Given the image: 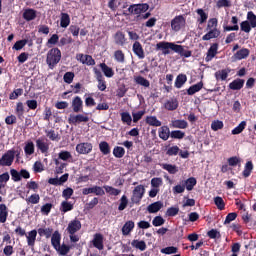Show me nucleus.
Segmentation results:
<instances>
[{"label": "nucleus", "mask_w": 256, "mask_h": 256, "mask_svg": "<svg viewBox=\"0 0 256 256\" xmlns=\"http://www.w3.org/2000/svg\"><path fill=\"white\" fill-rule=\"evenodd\" d=\"M61 61V50L59 48H52L46 54V63L49 69H53L59 65Z\"/></svg>", "instance_id": "nucleus-1"}, {"label": "nucleus", "mask_w": 256, "mask_h": 256, "mask_svg": "<svg viewBox=\"0 0 256 256\" xmlns=\"http://www.w3.org/2000/svg\"><path fill=\"white\" fill-rule=\"evenodd\" d=\"M177 44L173 42L161 41L156 44V51H162V55H170L171 51L175 53Z\"/></svg>", "instance_id": "nucleus-2"}, {"label": "nucleus", "mask_w": 256, "mask_h": 256, "mask_svg": "<svg viewBox=\"0 0 256 256\" xmlns=\"http://www.w3.org/2000/svg\"><path fill=\"white\" fill-rule=\"evenodd\" d=\"M143 195H145V186L138 185L134 188L132 192L131 201L134 205H140L141 199H143Z\"/></svg>", "instance_id": "nucleus-3"}, {"label": "nucleus", "mask_w": 256, "mask_h": 256, "mask_svg": "<svg viewBox=\"0 0 256 256\" xmlns=\"http://www.w3.org/2000/svg\"><path fill=\"white\" fill-rule=\"evenodd\" d=\"M69 125H81V123H89L87 114H70L68 117Z\"/></svg>", "instance_id": "nucleus-4"}, {"label": "nucleus", "mask_w": 256, "mask_h": 256, "mask_svg": "<svg viewBox=\"0 0 256 256\" xmlns=\"http://www.w3.org/2000/svg\"><path fill=\"white\" fill-rule=\"evenodd\" d=\"M185 23H186V20H185V17H183V15L175 16L171 20L172 31H175L176 33L181 31V29H183V27L185 26Z\"/></svg>", "instance_id": "nucleus-5"}, {"label": "nucleus", "mask_w": 256, "mask_h": 256, "mask_svg": "<svg viewBox=\"0 0 256 256\" xmlns=\"http://www.w3.org/2000/svg\"><path fill=\"white\" fill-rule=\"evenodd\" d=\"M47 138L45 137H39L36 139V147L40 153L43 155H46V153H49V147L51 143L48 142Z\"/></svg>", "instance_id": "nucleus-6"}, {"label": "nucleus", "mask_w": 256, "mask_h": 256, "mask_svg": "<svg viewBox=\"0 0 256 256\" xmlns=\"http://www.w3.org/2000/svg\"><path fill=\"white\" fill-rule=\"evenodd\" d=\"M13 161H15V151L9 150L2 156L0 165L1 167H11Z\"/></svg>", "instance_id": "nucleus-7"}, {"label": "nucleus", "mask_w": 256, "mask_h": 256, "mask_svg": "<svg viewBox=\"0 0 256 256\" xmlns=\"http://www.w3.org/2000/svg\"><path fill=\"white\" fill-rule=\"evenodd\" d=\"M76 61H79L82 65H87L88 67H93V65H95V59L89 54H76Z\"/></svg>", "instance_id": "nucleus-8"}, {"label": "nucleus", "mask_w": 256, "mask_h": 256, "mask_svg": "<svg viewBox=\"0 0 256 256\" xmlns=\"http://www.w3.org/2000/svg\"><path fill=\"white\" fill-rule=\"evenodd\" d=\"M93 72L96 78V81L98 82V89L99 91H105L107 89V81H105V77H103V73L100 72L99 69L93 68Z\"/></svg>", "instance_id": "nucleus-9"}, {"label": "nucleus", "mask_w": 256, "mask_h": 256, "mask_svg": "<svg viewBox=\"0 0 256 256\" xmlns=\"http://www.w3.org/2000/svg\"><path fill=\"white\" fill-rule=\"evenodd\" d=\"M104 241L105 237L103 236V234L96 233L94 234L91 243L93 247H95V249H98V251H103V249H105Z\"/></svg>", "instance_id": "nucleus-10"}, {"label": "nucleus", "mask_w": 256, "mask_h": 256, "mask_svg": "<svg viewBox=\"0 0 256 256\" xmlns=\"http://www.w3.org/2000/svg\"><path fill=\"white\" fill-rule=\"evenodd\" d=\"M81 221L77 218L74 220H71L66 228V231L69 233V235H75L78 231H81Z\"/></svg>", "instance_id": "nucleus-11"}, {"label": "nucleus", "mask_w": 256, "mask_h": 256, "mask_svg": "<svg viewBox=\"0 0 256 256\" xmlns=\"http://www.w3.org/2000/svg\"><path fill=\"white\" fill-rule=\"evenodd\" d=\"M76 151L79 155H89L93 151V144L89 142H82L76 145Z\"/></svg>", "instance_id": "nucleus-12"}, {"label": "nucleus", "mask_w": 256, "mask_h": 256, "mask_svg": "<svg viewBox=\"0 0 256 256\" xmlns=\"http://www.w3.org/2000/svg\"><path fill=\"white\" fill-rule=\"evenodd\" d=\"M132 51L138 59H145V50L143 49L141 42L135 41L132 45Z\"/></svg>", "instance_id": "nucleus-13"}, {"label": "nucleus", "mask_w": 256, "mask_h": 256, "mask_svg": "<svg viewBox=\"0 0 256 256\" xmlns=\"http://www.w3.org/2000/svg\"><path fill=\"white\" fill-rule=\"evenodd\" d=\"M113 39L115 45H118L119 47H125V45H127V37H125V33L122 31H117L114 34Z\"/></svg>", "instance_id": "nucleus-14"}, {"label": "nucleus", "mask_w": 256, "mask_h": 256, "mask_svg": "<svg viewBox=\"0 0 256 256\" xmlns=\"http://www.w3.org/2000/svg\"><path fill=\"white\" fill-rule=\"evenodd\" d=\"M71 107L73 113H83V100L79 96L72 99Z\"/></svg>", "instance_id": "nucleus-15"}, {"label": "nucleus", "mask_w": 256, "mask_h": 256, "mask_svg": "<svg viewBox=\"0 0 256 256\" xmlns=\"http://www.w3.org/2000/svg\"><path fill=\"white\" fill-rule=\"evenodd\" d=\"M219 50V44L213 43L207 51L205 61L209 63V61H213L214 57L217 55V51Z\"/></svg>", "instance_id": "nucleus-16"}, {"label": "nucleus", "mask_w": 256, "mask_h": 256, "mask_svg": "<svg viewBox=\"0 0 256 256\" xmlns=\"http://www.w3.org/2000/svg\"><path fill=\"white\" fill-rule=\"evenodd\" d=\"M90 193H94V195L103 196L105 195V190H103L100 186H93L91 188H84L82 190V195H90Z\"/></svg>", "instance_id": "nucleus-17"}, {"label": "nucleus", "mask_w": 256, "mask_h": 256, "mask_svg": "<svg viewBox=\"0 0 256 256\" xmlns=\"http://www.w3.org/2000/svg\"><path fill=\"white\" fill-rule=\"evenodd\" d=\"M27 239V245L28 247L34 249L35 248V242L37 241V230H31L25 235Z\"/></svg>", "instance_id": "nucleus-18"}, {"label": "nucleus", "mask_w": 256, "mask_h": 256, "mask_svg": "<svg viewBox=\"0 0 256 256\" xmlns=\"http://www.w3.org/2000/svg\"><path fill=\"white\" fill-rule=\"evenodd\" d=\"M22 17L25 21H34V19H37V10L33 8L25 9Z\"/></svg>", "instance_id": "nucleus-19"}, {"label": "nucleus", "mask_w": 256, "mask_h": 256, "mask_svg": "<svg viewBox=\"0 0 256 256\" xmlns=\"http://www.w3.org/2000/svg\"><path fill=\"white\" fill-rule=\"evenodd\" d=\"M158 135L162 141H167L171 137V130L169 129V126L160 127L158 129Z\"/></svg>", "instance_id": "nucleus-20"}, {"label": "nucleus", "mask_w": 256, "mask_h": 256, "mask_svg": "<svg viewBox=\"0 0 256 256\" xmlns=\"http://www.w3.org/2000/svg\"><path fill=\"white\" fill-rule=\"evenodd\" d=\"M177 49L174 50V53H178L180 57H185L186 59L193 55L191 50L185 49V46L176 44Z\"/></svg>", "instance_id": "nucleus-21"}, {"label": "nucleus", "mask_w": 256, "mask_h": 256, "mask_svg": "<svg viewBox=\"0 0 256 256\" xmlns=\"http://www.w3.org/2000/svg\"><path fill=\"white\" fill-rule=\"evenodd\" d=\"M243 85H245V80L237 78L229 84V89H232V91H241Z\"/></svg>", "instance_id": "nucleus-22"}, {"label": "nucleus", "mask_w": 256, "mask_h": 256, "mask_svg": "<svg viewBox=\"0 0 256 256\" xmlns=\"http://www.w3.org/2000/svg\"><path fill=\"white\" fill-rule=\"evenodd\" d=\"M231 73L230 69H222L215 72V79L216 81H227V77H229V74Z\"/></svg>", "instance_id": "nucleus-23"}, {"label": "nucleus", "mask_w": 256, "mask_h": 256, "mask_svg": "<svg viewBox=\"0 0 256 256\" xmlns=\"http://www.w3.org/2000/svg\"><path fill=\"white\" fill-rule=\"evenodd\" d=\"M219 35H221V31H219V29L208 30V33L202 37V41H211V39H217Z\"/></svg>", "instance_id": "nucleus-24"}, {"label": "nucleus", "mask_w": 256, "mask_h": 256, "mask_svg": "<svg viewBox=\"0 0 256 256\" xmlns=\"http://www.w3.org/2000/svg\"><path fill=\"white\" fill-rule=\"evenodd\" d=\"M167 111H175L179 107V101L176 98H170L164 104Z\"/></svg>", "instance_id": "nucleus-25"}, {"label": "nucleus", "mask_w": 256, "mask_h": 256, "mask_svg": "<svg viewBox=\"0 0 256 256\" xmlns=\"http://www.w3.org/2000/svg\"><path fill=\"white\" fill-rule=\"evenodd\" d=\"M99 67L102 71V73H104V75L108 78L111 79V77H113L115 75V71H113V68L109 67L107 64L100 63Z\"/></svg>", "instance_id": "nucleus-26"}, {"label": "nucleus", "mask_w": 256, "mask_h": 256, "mask_svg": "<svg viewBox=\"0 0 256 256\" xmlns=\"http://www.w3.org/2000/svg\"><path fill=\"white\" fill-rule=\"evenodd\" d=\"M163 209V202L161 201H156L147 207L148 213H159Z\"/></svg>", "instance_id": "nucleus-27"}, {"label": "nucleus", "mask_w": 256, "mask_h": 256, "mask_svg": "<svg viewBox=\"0 0 256 256\" xmlns=\"http://www.w3.org/2000/svg\"><path fill=\"white\" fill-rule=\"evenodd\" d=\"M68 25H71V16L62 12L60 15V27H62V29H67Z\"/></svg>", "instance_id": "nucleus-28"}, {"label": "nucleus", "mask_w": 256, "mask_h": 256, "mask_svg": "<svg viewBox=\"0 0 256 256\" xmlns=\"http://www.w3.org/2000/svg\"><path fill=\"white\" fill-rule=\"evenodd\" d=\"M44 133L50 141H56V142L61 141V136L59 135L58 132H55V130L53 129L45 130Z\"/></svg>", "instance_id": "nucleus-29"}, {"label": "nucleus", "mask_w": 256, "mask_h": 256, "mask_svg": "<svg viewBox=\"0 0 256 256\" xmlns=\"http://www.w3.org/2000/svg\"><path fill=\"white\" fill-rule=\"evenodd\" d=\"M51 244H52V247H54V249L56 250L57 248H59V246L61 245V233H59V231H55L53 234H52V237H51Z\"/></svg>", "instance_id": "nucleus-30"}, {"label": "nucleus", "mask_w": 256, "mask_h": 256, "mask_svg": "<svg viewBox=\"0 0 256 256\" xmlns=\"http://www.w3.org/2000/svg\"><path fill=\"white\" fill-rule=\"evenodd\" d=\"M170 125L173 129H187L189 127L186 120H172Z\"/></svg>", "instance_id": "nucleus-31"}, {"label": "nucleus", "mask_w": 256, "mask_h": 256, "mask_svg": "<svg viewBox=\"0 0 256 256\" xmlns=\"http://www.w3.org/2000/svg\"><path fill=\"white\" fill-rule=\"evenodd\" d=\"M186 83H187V75L186 74H179L176 77L174 87H176V89H181V87H183V85H185Z\"/></svg>", "instance_id": "nucleus-32"}, {"label": "nucleus", "mask_w": 256, "mask_h": 256, "mask_svg": "<svg viewBox=\"0 0 256 256\" xmlns=\"http://www.w3.org/2000/svg\"><path fill=\"white\" fill-rule=\"evenodd\" d=\"M7 217H9L7 205L0 204V223H7Z\"/></svg>", "instance_id": "nucleus-33"}, {"label": "nucleus", "mask_w": 256, "mask_h": 256, "mask_svg": "<svg viewBox=\"0 0 256 256\" xmlns=\"http://www.w3.org/2000/svg\"><path fill=\"white\" fill-rule=\"evenodd\" d=\"M239 18L237 16H233L231 19V24L233 26H223L224 31H239Z\"/></svg>", "instance_id": "nucleus-34"}, {"label": "nucleus", "mask_w": 256, "mask_h": 256, "mask_svg": "<svg viewBox=\"0 0 256 256\" xmlns=\"http://www.w3.org/2000/svg\"><path fill=\"white\" fill-rule=\"evenodd\" d=\"M201 89H203V81H200L197 84L190 86L187 89V95H195V93H199Z\"/></svg>", "instance_id": "nucleus-35"}, {"label": "nucleus", "mask_w": 256, "mask_h": 256, "mask_svg": "<svg viewBox=\"0 0 256 256\" xmlns=\"http://www.w3.org/2000/svg\"><path fill=\"white\" fill-rule=\"evenodd\" d=\"M249 53V49L242 48L234 54V57L237 59V61H241L242 59H247V57H249Z\"/></svg>", "instance_id": "nucleus-36"}, {"label": "nucleus", "mask_w": 256, "mask_h": 256, "mask_svg": "<svg viewBox=\"0 0 256 256\" xmlns=\"http://www.w3.org/2000/svg\"><path fill=\"white\" fill-rule=\"evenodd\" d=\"M133 229H135V222L129 220L123 225L122 234L127 236L129 233H131V231H133Z\"/></svg>", "instance_id": "nucleus-37"}, {"label": "nucleus", "mask_w": 256, "mask_h": 256, "mask_svg": "<svg viewBox=\"0 0 256 256\" xmlns=\"http://www.w3.org/2000/svg\"><path fill=\"white\" fill-rule=\"evenodd\" d=\"M149 11V4H134V15H141Z\"/></svg>", "instance_id": "nucleus-38"}, {"label": "nucleus", "mask_w": 256, "mask_h": 256, "mask_svg": "<svg viewBox=\"0 0 256 256\" xmlns=\"http://www.w3.org/2000/svg\"><path fill=\"white\" fill-rule=\"evenodd\" d=\"M146 123L150 125V127H161L162 125L161 121L157 119V116H147Z\"/></svg>", "instance_id": "nucleus-39"}, {"label": "nucleus", "mask_w": 256, "mask_h": 256, "mask_svg": "<svg viewBox=\"0 0 256 256\" xmlns=\"http://www.w3.org/2000/svg\"><path fill=\"white\" fill-rule=\"evenodd\" d=\"M24 153L27 157L35 153V144L33 143V141L26 142L24 146Z\"/></svg>", "instance_id": "nucleus-40"}, {"label": "nucleus", "mask_w": 256, "mask_h": 256, "mask_svg": "<svg viewBox=\"0 0 256 256\" xmlns=\"http://www.w3.org/2000/svg\"><path fill=\"white\" fill-rule=\"evenodd\" d=\"M73 203L65 200V201H62L61 204H60V211L61 213H69V211H73Z\"/></svg>", "instance_id": "nucleus-41"}, {"label": "nucleus", "mask_w": 256, "mask_h": 256, "mask_svg": "<svg viewBox=\"0 0 256 256\" xmlns=\"http://www.w3.org/2000/svg\"><path fill=\"white\" fill-rule=\"evenodd\" d=\"M37 233L40 237H46V239H49L53 236V228H39Z\"/></svg>", "instance_id": "nucleus-42"}, {"label": "nucleus", "mask_w": 256, "mask_h": 256, "mask_svg": "<svg viewBox=\"0 0 256 256\" xmlns=\"http://www.w3.org/2000/svg\"><path fill=\"white\" fill-rule=\"evenodd\" d=\"M195 185H197V179L195 177H190L184 181V186L187 191H193Z\"/></svg>", "instance_id": "nucleus-43"}, {"label": "nucleus", "mask_w": 256, "mask_h": 256, "mask_svg": "<svg viewBox=\"0 0 256 256\" xmlns=\"http://www.w3.org/2000/svg\"><path fill=\"white\" fill-rule=\"evenodd\" d=\"M134 81L136 85H141V87H151V82L143 76H136Z\"/></svg>", "instance_id": "nucleus-44"}, {"label": "nucleus", "mask_w": 256, "mask_h": 256, "mask_svg": "<svg viewBox=\"0 0 256 256\" xmlns=\"http://www.w3.org/2000/svg\"><path fill=\"white\" fill-rule=\"evenodd\" d=\"M251 173H253V162L248 161L244 166V170L242 172L243 177L247 179V177H251Z\"/></svg>", "instance_id": "nucleus-45"}, {"label": "nucleus", "mask_w": 256, "mask_h": 256, "mask_svg": "<svg viewBox=\"0 0 256 256\" xmlns=\"http://www.w3.org/2000/svg\"><path fill=\"white\" fill-rule=\"evenodd\" d=\"M197 15H199L200 18H198V23L200 25H203V23L207 22V19H209V15L205 13V10L199 8L196 10Z\"/></svg>", "instance_id": "nucleus-46"}, {"label": "nucleus", "mask_w": 256, "mask_h": 256, "mask_svg": "<svg viewBox=\"0 0 256 256\" xmlns=\"http://www.w3.org/2000/svg\"><path fill=\"white\" fill-rule=\"evenodd\" d=\"M131 245L135 249H139V251H145V249H147V243H145V241L143 240H133L131 242Z\"/></svg>", "instance_id": "nucleus-47"}, {"label": "nucleus", "mask_w": 256, "mask_h": 256, "mask_svg": "<svg viewBox=\"0 0 256 256\" xmlns=\"http://www.w3.org/2000/svg\"><path fill=\"white\" fill-rule=\"evenodd\" d=\"M99 149L102 155H109V153H111V147L109 146V143H107V141L100 142Z\"/></svg>", "instance_id": "nucleus-48"}, {"label": "nucleus", "mask_w": 256, "mask_h": 256, "mask_svg": "<svg viewBox=\"0 0 256 256\" xmlns=\"http://www.w3.org/2000/svg\"><path fill=\"white\" fill-rule=\"evenodd\" d=\"M113 155H114V157H116V159H121V158L125 157V148H123L121 146L114 147Z\"/></svg>", "instance_id": "nucleus-49"}, {"label": "nucleus", "mask_w": 256, "mask_h": 256, "mask_svg": "<svg viewBox=\"0 0 256 256\" xmlns=\"http://www.w3.org/2000/svg\"><path fill=\"white\" fill-rule=\"evenodd\" d=\"M114 59L116 63H125V53L123 50H116L114 52Z\"/></svg>", "instance_id": "nucleus-50"}, {"label": "nucleus", "mask_w": 256, "mask_h": 256, "mask_svg": "<svg viewBox=\"0 0 256 256\" xmlns=\"http://www.w3.org/2000/svg\"><path fill=\"white\" fill-rule=\"evenodd\" d=\"M245 127H247V122L242 121L238 126H236L232 130V135H240V133H243V131H245Z\"/></svg>", "instance_id": "nucleus-51"}, {"label": "nucleus", "mask_w": 256, "mask_h": 256, "mask_svg": "<svg viewBox=\"0 0 256 256\" xmlns=\"http://www.w3.org/2000/svg\"><path fill=\"white\" fill-rule=\"evenodd\" d=\"M248 23L251 25L252 29L256 28V15L253 11H249L246 16Z\"/></svg>", "instance_id": "nucleus-52"}, {"label": "nucleus", "mask_w": 256, "mask_h": 256, "mask_svg": "<svg viewBox=\"0 0 256 256\" xmlns=\"http://www.w3.org/2000/svg\"><path fill=\"white\" fill-rule=\"evenodd\" d=\"M55 251H57L59 255L65 256L67 255V253H69V251H71V246H67L66 244H60Z\"/></svg>", "instance_id": "nucleus-53"}, {"label": "nucleus", "mask_w": 256, "mask_h": 256, "mask_svg": "<svg viewBox=\"0 0 256 256\" xmlns=\"http://www.w3.org/2000/svg\"><path fill=\"white\" fill-rule=\"evenodd\" d=\"M162 169L168 171L170 175H175V173L179 171V169H177V166L173 164H162Z\"/></svg>", "instance_id": "nucleus-54"}, {"label": "nucleus", "mask_w": 256, "mask_h": 256, "mask_svg": "<svg viewBox=\"0 0 256 256\" xmlns=\"http://www.w3.org/2000/svg\"><path fill=\"white\" fill-rule=\"evenodd\" d=\"M103 187H104L106 193H108V195H113L114 197H117V195L121 194V190L114 188L112 186L105 185Z\"/></svg>", "instance_id": "nucleus-55"}, {"label": "nucleus", "mask_w": 256, "mask_h": 256, "mask_svg": "<svg viewBox=\"0 0 256 256\" xmlns=\"http://www.w3.org/2000/svg\"><path fill=\"white\" fill-rule=\"evenodd\" d=\"M120 115L122 123H125L129 126L131 125V123H133V118L131 117V114H129V112H122Z\"/></svg>", "instance_id": "nucleus-56"}, {"label": "nucleus", "mask_w": 256, "mask_h": 256, "mask_svg": "<svg viewBox=\"0 0 256 256\" xmlns=\"http://www.w3.org/2000/svg\"><path fill=\"white\" fill-rule=\"evenodd\" d=\"M128 205H129V199L127 198L126 195H123L120 198V204L118 206V211H125V209H127Z\"/></svg>", "instance_id": "nucleus-57"}, {"label": "nucleus", "mask_w": 256, "mask_h": 256, "mask_svg": "<svg viewBox=\"0 0 256 256\" xmlns=\"http://www.w3.org/2000/svg\"><path fill=\"white\" fill-rule=\"evenodd\" d=\"M214 204L216 205L217 209H219V211H223L225 209V200H223V198L220 196H216L214 198Z\"/></svg>", "instance_id": "nucleus-58"}, {"label": "nucleus", "mask_w": 256, "mask_h": 256, "mask_svg": "<svg viewBox=\"0 0 256 256\" xmlns=\"http://www.w3.org/2000/svg\"><path fill=\"white\" fill-rule=\"evenodd\" d=\"M171 139H184L185 138V132L181 130H173L170 132Z\"/></svg>", "instance_id": "nucleus-59"}, {"label": "nucleus", "mask_w": 256, "mask_h": 256, "mask_svg": "<svg viewBox=\"0 0 256 256\" xmlns=\"http://www.w3.org/2000/svg\"><path fill=\"white\" fill-rule=\"evenodd\" d=\"M21 95H23V88H17L13 92L10 93L9 99L11 101H13L15 99H19V97H21Z\"/></svg>", "instance_id": "nucleus-60"}, {"label": "nucleus", "mask_w": 256, "mask_h": 256, "mask_svg": "<svg viewBox=\"0 0 256 256\" xmlns=\"http://www.w3.org/2000/svg\"><path fill=\"white\" fill-rule=\"evenodd\" d=\"M27 43H29V40H27V39L16 41L13 46V49L15 51H21V49H23V47H25V45H27Z\"/></svg>", "instance_id": "nucleus-61"}, {"label": "nucleus", "mask_w": 256, "mask_h": 256, "mask_svg": "<svg viewBox=\"0 0 256 256\" xmlns=\"http://www.w3.org/2000/svg\"><path fill=\"white\" fill-rule=\"evenodd\" d=\"M240 29L244 33H251V29H253V26L249 24V21L245 20L240 23Z\"/></svg>", "instance_id": "nucleus-62"}, {"label": "nucleus", "mask_w": 256, "mask_h": 256, "mask_svg": "<svg viewBox=\"0 0 256 256\" xmlns=\"http://www.w3.org/2000/svg\"><path fill=\"white\" fill-rule=\"evenodd\" d=\"M163 185V178L155 177L151 179V187L159 189Z\"/></svg>", "instance_id": "nucleus-63"}, {"label": "nucleus", "mask_w": 256, "mask_h": 256, "mask_svg": "<svg viewBox=\"0 0 256 256\" xmlns=\"http://www.w3.org/2000/svg\"><path fill=\"white\" fill-rule=\"evenodd\" d=\"M179 151H181L179 146H172L167 149L166 155H169V157H173V155H179Z\"/></svg>", "instance_id": "nucleus-64"}]
</instances>
